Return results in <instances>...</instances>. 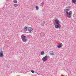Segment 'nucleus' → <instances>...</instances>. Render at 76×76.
Wrapping results in <instances>:
<instances>
[{"mask_svg":"<svg viewBox=\"0 0 76 76\" xmlns=\"http://www.w3.org/2000/svg\"><path fill=\"white\" fill-rule=\"evenodd\" d=\"M66 10V14H67L66 15V17L69 18H71V15H72V11H69V13L68 12H67V10Z\"/></svg>","mask_w":76,"mask_h":76,"instance_id":"1","label":"nucleus"},{"mask_svg":"<svg viewBox=\"0 0 76 76\" xmlns=\"http://www.w3.org/2000/svg\"><path fill=\"white\" fill-rule=\"evenodd\" d=\"M21 39L24 42H26L27 41V39H26V36H24L21 37Z\"/></svg>","mask_w":76,"mask_h":76,"instance_id":"2","label":"nucleus"},{"mask_svg":"<svg viewBox=\"0 0 76 76\" xmlns=\"http://www.w3.org/2000/svg\"><path fill=\"white\" fill-rule=\"evenodd\" d=\"M48 59V56L47 55L45 57H43L42 60L43 61H47Z\"/></svg>","mask_w":76,"mask_h":76,"instance_id":"3","label":"nucleus"},{"mask_svg":"<svg viewBox=\"0 0 76 76\" xmlns=\"http://www.w3.org/2000/svg\"><path fill=\"white\" fill-rule=\"evenodd\" d=\"M55 23L57 25H60V23H61L60 22L59 20L57 19H56L55 20Z\"/></svg>","mask_w":76,"mask_h":76,"instance_id":"4","label":"nucleus"},{"mask_svg":"<svg viewBox=\"0 0 76 76\" xmlns=\"http://www.w3.org/2000/svg\"><path fill=\"white\" fill-rule=\"evenodd\" d=\"M61 26V25L60 24V25H58V24H56L55 25V27L56 28H57V29H58L59 28H60V26Z\"/></svg>","mask_w":76,"mask_h":76,"instance_id":"5","label":"nucleus"},{"mask_svg":"<svg viewBox=\"0 0 76 76\" xmlns=\"http://www.w3.org/2000/svg\"><path fill=\"white\" fill-rule=\"evenodd\" d=\"M57 47L58 48H61L63 47L62 45H57Z\"/></svg>","mask_w":76,"mask_h":76,"instance_id":"6","label":"nucleus"},{"mask_svg":"<svg viewBox=\"0 0 76 76\" xmlns=\"http://www.w3.org/2000/svg\"><path fill=\"white\" fill-rule=\"evenodd\" d=\"M45 34H44V33H43L42 32H41L40 34V36L42 37H44Z\"/></svg>","mask_w":76,"mask_h":76,"instance_id":"7","label":"nucleus"},{"mask_svg":"<svg viewBox=\"0 0 76 76\" xmlns=\"http://www.w3.org/2000/svg\"><path fill=\"white\" fill-rule=\"evenodd\" d=\"M32 30H33V29H32V28H29L28 29L29 32H31V31H32Z\"/></svg>","mask_w":76,"mask_h":76,"instance_id":"8","label":"nucleus"},{"mask_svg":"<svg viewBox=\"0 0 76 76\" xmlns=\"http://www.w3.org/2000/svg\"><path fill=\"white\" fill-rule=\"evenodd\" d=\"M24 31H26L28 30V28H27V27H25L24 28H23Z\"/></svg>","mask_w":76,"mask_h":76,"instance_id":"9","label":"nucleus"},{"mask_svg":"<svg viewBox=\"0 0 76 76\" xmlns=\"http://www.w3.org/2000/svg\"><path fill=\"white\" fill-rule=\"evenodd\" d=\"M3 53H0V57H3Z\"/></svg>","mask_w":76,"mask_h":76,"instance_id":"10","label":"nucleus"},{"mask_svg":"<svg viewBox=\"0 0 76 76\" xmlns=\"http://www.w3.org/2000/svg\"><path fill=\"white\" fill-rule=\"evenodd\" d=\"M45 54V52L44 51H42L41 52V55H44Z\"/></svg>","mask_w":76,"mask_h":76,"instance_id":"11","label":"nucleus"},{"mask_svg":"<svg viewBox=\"0 0 76 76\" xmlns=\"http://www.w3.org/2000/svg\"><path fill=\"white\" fill-rule=\"evenodd\" d=\"M72 2L73 3H75V2H76V0H73L72 1Z\"/></svg>","mask_w":76,"mask_h":76,"instance_id":"12","label":"nucleus"},{"mask_svg":"<svg viewBox=\"0 0 76 76\" xmlns=\"http://www.w3.org/2000/svg\"><path fill=\"white\" fill-rule=\"evenodd\" d=\"M14 6L15 7H17V6H18V4H14Z\"/></svg>","mask_w":76,"mask_h":76,"instance_id":"13","label":"nucleus"},{"mask_svg":"<svg viewBox=\"0 0 76 76\" xmlns=\"http://www.w3.org/2000/svg\"><path fill=\"white\" fill-rule=\"evenodd\" d=\"M36 10H38L39 9V7L38 6L36 7Z\"/></svg>","mask_w":76,"mask_h":76,"instance_id":"14","label":"nucleus"},{"mask_svg":"<svg viewBox=\"0 0 76 76\" xmlns=\"http://www.w3.org/2000/svg\"><path fill=\"white\" fill-rule=\"evenodd\" d=\"M41 6H42V7H43L44 6V2H42L41 4Z\"/></svg>","mask_w":76,"mask_h":76,"instance_id":"15","label":"nucleus"},{"mask_svg":"<svg viewBox=\"0 0 76 76\" xmlns=\"http://www.w3.org/2000/svg\"><path fill=\"white\" fill-rule=\"evenodd\" d=\"M13 2L14 3H18V2L16 0H15L14 1H13Z\"/></svg>","mask_w":76,"mask_h":76,"instance_id":"16","label":"nucleus"},{"mask_svg":"<svg viewBox=\"0 0 76 76\" xmlns=\"http://www.w3.org/2000/svg\"><path fill=\"white\" fill-rule=\"evenodd\" d=\"M50 54L51 56H54L55 55L54 53H51Z\"/></svg>","mask_w":76,"mask_h":76,"instance_id":"17","label":"nucleus"},{"mask_svg":"<svg viewBox=\"0 0 76 76\" xmlns=\"http://www.w3.org/2000/svg\"><path fill=\"white\" fill-rule=\"evenodd\" d=\"M31 72H32V73H35V72H34V70L31 71Z\"/></svg>","mask_w":76,"mask_h":76,"instance_id":"18","label":"nucleus"},{"mask_svg":"<svg viewBox=\"0 0 76 76\" xmlns=\"http://www.w3.org/2000/svg\"><path fill=\"white\" fill-rule=\"evenodd\" d=\"M0 52H1L0 53H3V51L2 50H1V51Z\"/></svg>","mask_w":76,"mask_h":76,"instance_id":"19","label":"nucleus"},{"mask_svg":"<svg viewBox=\"0 0 76 76\" xmlns=\"http://www.w3.org/2000/svg\"><path fill=\"white\" fill-rule=\"evenodd\" d=\"M43 25L44 26V24H45V23H43Z\"/></svg>","mask_w":76,"mask_h":76,"instance_id":"20","label":"nucleus"},{"mask_svg":"<svg viewBox=\"0 0 76 76\" xmlns=\"http://www.w3.org/2000/svg\"><path fill=\"white\" fill-rule=\"evenodd\" d=\"M52 52H53V51H52Z\"/></svg>","mask_w":76,"mask_h":76,"instance_id":"21","label":"nucleus"}]
</instances>
